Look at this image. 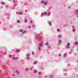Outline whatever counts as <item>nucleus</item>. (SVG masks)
Segmentation results:
<instances>
[{
	"label": "nucleus",
	"instance_id": "nucleus-1",
	"mask_svg": "<svg viewBox=\"0 0 78 78\" xmlns=\"http://www.w3.org/2000/svg\"><path fill=\"white\" fill-rule=\"evenodd\" d=\"M19 31L20 32V33H22L23 34V33H25L26 32V30H23L22 29H20Z\"/></svg>",
	"mask_w": 78,
	"mask_h": 78
},
{
	"label": "nucleus",
	"instance_id": "nucleus-2",
	"mask_svg": "<svg viewBox=\"0 0 78 78\" xmlns=\"http://www.w3.org/2000/svg\"><path fill=\"white\" fill-rule=\"evenodd\" d=\"M70 44L69 43H68L67 44L66 47V48H70L69 46H70Z\"/></svg>",
	"mask_w": 78,
	"mask_h": 78
},
{
	"label": "nucleus",
	"instance_id": "nucleus-3",
	"mask_svg": "<svg viewBox=\"0 0 78 78\" xmlns=\"http://www.w3.org/2000/svg\"><path fill=\"white\" fill-rule=\"evenodd\" d=\"M39 46H42V42H41V44H39Z\"/></svg>",
	"mask_w": 78,
	"mask_h": 78
},
{
	"label": "nucleus",
	"instance_id": "nucleus-4",
	"mask_svg": "<svg viewBox=\"0 0 78 78\" xmlns=\"http://www.w3.org/2000/svg\"><path fill=\"white\" fill-rule=\"evenodd\" d=\"M43 4L44 5H47V3L46 2H44Z\"/></svg>",
	"mask_w": 78,
	"mask_h": 78
},
{
	"label": "nucleus",
	"instance_id": "nucleus-5",
	"mask_svg": "<svg viewBox=\"0 0 78 78\" xmlns=\"http://www.w3.org/2000/svg\"><path fill=\"white\" fill-rule=\"evenodd\" d=\"M72 31H73V32H74V31H75V28H73V30H72Z\"/></svg>",
	"mask_w": 78,
	"mask_h": 78
},
{
	"label": "nucleus",
	"instance_id": "nucleus-6",
	"mask_svg": "<svg viewBox=\"0 0 78 78\" xmlns=\"http://www.w3.org/2000/svg\"><path fill=\"white\" fill-rule=\"evenodd\" d=\"M61 37H62V36H61V35H60L58 36V37H59V38H61Z\"/></svg>",
	"mask_w": 78,
	"mask_h": 78
},
{
	"label": "nucleus",
	"instance_id": "nucleus-7",
	"mask_svg": "<svg viewBox=\"0 0 78 78\" xmlns=\"http://www.w3.org/2000/svg\"><path fill=\"white\" fill-rule=\"evenodd\" d=\"M58 43H61V41L60 40H58Z\"/></svg>",
	"mask_w": 78,
	"mask_h": 78
},
{
	"label": "nucleus",
	"instance_id": "nucleus-8",
	"mask_svg": "<svg viewBox=\"0 0 78 78\" xmlns=\"http://www.w3.org/2000/svg\"><path fill=\"white\" fill-rule=\"evenodd\" d=\"M45 45H48V42L46 43Z\"/></svg>",
	"mask_w": 78,
	"mask_h": 78
},
{
	"label": "nucleus",
	"instance_id": "nucleus-9",
	"mask_svg": "<svg viewBox=\"0 0 78 78\" xmlns=\"http://www.w3.org/2000/svg\"><path fill=\"white\" fill-rule=\"evenodd\" d=\"M16 52H17V53H18V52H19V49H16Z\"/></svg>",
	"mask_w": 78,
	"mask_h": 78
},
{
	"label": "nucleus",
	"instance_id": "nucleus-10",
	"mask_svg": "<svg viewBox=\"0 0 78 78\" xmlns=\"http://www.w3.org/2000/svg\"><path fill=\"white\" fill-rule=\"evenodd\" d=\"M32 27H33V28H34L35 27L34 24H32Z\"/></svg>",
	"mask_w": 78,
	"mask_h": 78
},
{
	"label": "nucleus",
	"instance_id": "nucleus-11",
	"mask_svg": "<svg viewBox=\"0 0 78 78\" xmlns=\"http://www.w3.org/2000/svg\"><path fill=\"white\" fill-rule=\"evenodd\" d=\"M17 22L18 23H20V21L19 20H17Z\"/></svg>",
	"mask_w": 78,
	"mask_h": 78
},
{
	"label": "nucleus",
	"instance_id": "nucleus-12",
	"mask_svg": "<svg viewBox=\"0 0 78 78\" xmlns=\"http://www.w3.org/2000/svg\"><path fill=\"white\" fill-rule=\"evenodd\" d=\"M38 74H39V75H41V72H39Z\"/></svg>",
	"mask_w": 78,
	"mask_h": 78
},
{
	"label": "nucleus",
	"instance_id": "nucleus-13",
	"mask_svg": "<svg viewBox=\"0 0 78 78\" xmlns=\"http://www.w3.org/2000/svg\"><path fill=\"white\" fill-rule=\"evenodd\" d=\"M24 22L26 23V22H27V20H25Z\"/></svg>",
	"mask_w": 78,
	"mask_h": 78
},
{
	"label": "nucleus",
	"instance_id": "nucleus-14",
	"mask_svg": "<svg viewBox=\"0 0 78 78\" xmlns=\"http://www.w3.org/2000/svg\"><path fill=\"white\" fill-rule=\"evenodd\" d=\"M30 56V54H28L27 55V57H28Z\"/></svg>",
	"mask_w": 78,
	"mask_h": 78
},
{
	"label": "nucleus",
	"instance_id": "nucleus-15",
	"mask_svg": "<svg viewBox=\"0 0 78 78\" xmlns=\"http://www.w3.org/2000/svg\"><path fill=\"white\" fill-rule=\"evenodd\" d=\"M9 58H11V57H12V55H9Z\"/></svg>",
	"mask_w": 78,
	"mask_h": 78
},
{
	"label": "nucleus",
	"instance_id": "nucleus-16",
	"mask_svg": "<svg viewBox=\"0 0 78 78\" xmlns=\"http://www.w3.org/2000/svg\"><path fill=\"white\" fill-rule=\"evenodd\" d=\"M47 14V12H45L44 13V15H46V14Z\"/></svg>",
	"mask_w": 78,
	"mask_h": 78
},
{
	"label": "nucleus",
	"instance_id": "nucleus-17",
	"mask_svg": "<svg viewBox=\"0 0 78 78\" xmlns=\"http://www.w3.org/2000/svg\"><path fill=\"white\" fill-rule=\"evenodd\" d=\"M37 63V62H34V64H36Z\"/></svg>",
	"mask_w": 78,
	"mask_h": 78
},
{
	"label": "nucleus",
	"instance_id": "nucleus-18",
	"mask_svg": "<svg viewBox=\"0 0 78 78\" xmlns=\"http://www.w3.org/2000/svg\"><path fill=\"white\" fill-rule=\"evenodd\" d=\"M58 56H61V54H59L58 55Z\"/></svg>",
	"mask_w": 78,
	"mask_h": 78
},
{
	"label": "nucleus",
	"instance_id": "nucleus-19",
	"mask_svg": "<svg viewBox=\"0 0 78 78\" xmlns=\"http://www.w3.org/2000/svg\"><path fill=\"white\" fill-rule=\"evenodd\" d=\"M19 14H20V15H22V14H23V13H22L20 12Z\"/></svg>",
	"mask_w": 78,
	"mask_h": 78
},
{
	"label": "nucleus",
	"instance_id": "nucleus-20",
	"mask_svg": "<svg viewBox=\"0 0 78 78\" xmlns=\"http://www.w3.org/2000/svg\"><path fill=\"white\" fill-rule=\"evenodd\" d=\"M49 25H50H50H51V23H50V22H49Z\"/></svg>",
	"mask_w": 78,
	"mask_h": 78
},
{
	"label": "nucleus",
	"instance_id": "nucleus-21",
	"mask_svg": "<svg viewBox=\"0 0 78 78\" xmlns=\"http://www.w3.org/2000/svg\"><path fill=\"white\" fill-rule=\"evenodd\" d=\"M36 72H37L36 70H34V73H36Z\"/></svg>",
	"mask_w": 78,
	"mask_h": 78
},
{
	"label": "nucleus",
	"instance_id": "nucleus-22",
	"mask_svg": "<svg viewBox=\"0 0 78 78\" xmlns=\"http://www.w3.org/2000/svg\"><path fill=\"white\" fill-rule=\"evenodd\" d=\"M47 16H49V15H50V14H49V13H47Z\"/></svg>",
	"mask_w": 78,
	"mask_h": 78
},
{
	"label": "nucleus",
	"instance_id": "nucleus-23",
	"mask_svg": "<svg viewBox=\"0 0 78 78\" xmlns=\"http://www.w3.org/2000/svg\"><path fill=\"white\" fill-rule=\"evenodd\" d=\"M75 44H78V42H76L75 43Z\"/></svg>",
	"mask_w": 78,
	"mask_h": 78
},
{
	"label": "nucleus",
	"instance_id": "nucleus-24",
	"mask_svg": "<svg viewBox=\"0 0 78 78\" xmlns=\"http://www.w3.org/2000/svg\"><path fill=\"white\" fill-rule=\"evenodd\" d=\"M29 28H31V26H29L28 27Z\"/></svg>",
	"mask_w": 78,
	"mask_h": 78
},
{
	"label": "nucleus",
	"instance_id": "nucleus-25",
	"mask_svg": "<svg viewBox=\"0 0 78 78\" xmlns=\"http://www.w3.org/2000/svg\"><path fill=\"white\" fill-rule=\"evenodd\" d=\"M2 4H5V2H2Z\"/></svg>",
	"mask_w": 78,
	"mask_h": 78
},
{
	"label": "nucleus",
	"instance_id": "nucleus-26",
	"mask_svg": "<svg viewBox=\"0 0 78 78\" xmlns=\"http://www.w3.org/2000/svg\"><path fill=\"white\" fill-rule=\"evenodd\" d=\"M59 31H60L59 29H58L57 30V31H58V32H59Z\"/></svg>",
	"mask_w": 78,
	"mask_h": 78
},
{
	"label": "nucleus",
	"instance_id": "nucleus-27",
	"mask_svg": "<svg viewBox=\"0 0 78 78\" xmlns=\"http://www.w3.org/2000/svg\"><path fill=\"white\" fill-rule=\"evenodd\" d=\"M32 55H34V52H32Z\"/></svg>",
	"mask_w": 78,
	"mask_h": 78
},
{
	"label": "nucleus",
	"instance_id": "nucleus-28",
	"mask_svg": "<svg viewBox=\"0 0 78 78\" xmlns=\"http://www.w3.org/2000/svg\"><path fill=\"white\" fill-rule=\"evenodd\" d=\"M44 3V1H42L41 2V3Z\"/></svg>",
	"mask_w": 78,
	"mask_h": 78
},
{
	"label": "nucleus",
	"instance_id": "nucleus-29",
	"mask_svg": "<svg viewBox=\"0 0 78 78\" xmlns=\"http://www.w3.org/2000/svg\"><path fill=\"white\" fill-rule=\"evenodd\" d=\"M8 5H6V8H8Z\"/></svg>",
	"mask_w": 78,
	"mask_h": 78
},
{
	"label": "nucleus",
	"instance_id": "nucleus-30",
	"mask_svg": "<svg viewBox=\"0 0 78 78\" xmlns=\"http://www.w3.org/2000/svg\"><path fill=\"white\" fill-rule=\"evenodd\" d=\"M13 59H16V58H13Z\"/></svg>",
	"mask_w": 78,
	"mask_h": 78
},
{
	"label": "nucleus",
	"instance_id": "nucleus-31",
	"mask_svg": "<svg viewBox=\"0 0 78 78\" xmlns=\"http://www.w3.org/2000/svg\"><path fill=\"white\" fill-rule=\"evenodd\" d=\"M32 22V21H30V23H31Z\"/></svg>",
	"mask_w": 78,
	"mask_h": 78
},
{
	"label": "nucleus",
	"instance_id": "nucleus-32",
	"mask_svg": "<svg viewBox=\"0 0 78 78\" xmlns=\"http://www.w3.org/2000/svg\"><path fill=\"white\" fill-rule=\"evenodd\" d=\"M39 50H41V49L40 48V47H39Z\"/></svg>",
	"mask_w": 78,
	"mask_h": 78
},
{
	"label": "nucleus",
	"instance_id": "nucleus-33",
	"mask_svg": "<svg viewBox=\"0 0 78 78\" xmlns=\"http://www.w3.org/2000/svg\"><path fill=\"white\" fill-rule=\"evenodd\" d=\"M19 12H17L16 13V14H19Z\"/></svg>",
	"mask_w": 78,
	"mask_h": 78
},
{
	"label": "nucleus",
	"instance_id": "nucleus-34",
	"mask_svg": "<svg viewBox=\"0 0 78 78\" xmlns=\"http://www.w3.org/2000/svg\"><path fill=\"white\" fill-rule=\"evenodd\" d=\"M72 28H74V26H73L72 27Z\"/></svg>",
	"mask_w": 78,
	"mask_h": 78
},
{
	"label": "nucleus",
	"instance_id": "nucleus-35",
	"mask_svg": "<svg viewBox=\"0 0 78 78\" xmlns=\"http://www.w3.org/2000/svg\"><path fill=\"white\" fill-rule=\"evenodd\" d=\"M78 11V10H76L75 11Z\"/></svg>",
	"mask_w": 78,
	"mask_h": 78
},
{
	"label": "nucleus",
	"instance_id": "nucleus-36",
	"mask_svg": "<svg viewBox=\"0 0 78 78\" xmlns=\"http://www.w3.org/2000/svg\"><path fill=\"white\" fill-rule=\"evenodd\" d=\"M26 70H28V69H26Z\"/></svg>",
	"mask_w": 78,
	"mask_h": 78
},
{
	"label": "nucleus",
	"instance_id": "nucleus-37",
	"mask_svg": "<svg viewBox=\"0 0 78 78\" xmlns=\"http://www.w3.org/2000/svg\"><path fill=\"white\" fill-rule=\"evenodd\" d=\"M17 73H18V74H19V72H17Z\"/></svg>",
	"mask_w": 78,
	"mask_h": 78
},
{
	"label": "nucleus",
	"instance_id": "nucleus-38",
	"mask_svg": "<svg viewBox=\"0 0 78 78\" xmlns=\"http://www.w3.org/2000/svg\"><path fill=\"white\" fill-rule=\"evenodd\" d=\"M13 50H14V49H12Z\"/></svg>",
	"mask_w": 78,
	"mask_h": 78
},
{
	"label": "nucleus",
	"instance_id": "nucleus-39",
	"mask_svg": "<svg viewBox=\"0 0 78 78\" xmlns=\"http://www.w3.org/2000/svg\"><path fill=\"white\" fill-rule=\"evenodd\" d=\"M8 78H9V77H8Z\"/></svg>",
	"mask_w": 78,
	"mask_h": 78
}]
</instances>
